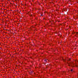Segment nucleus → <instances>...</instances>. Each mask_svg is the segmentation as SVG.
<instances>
[{
	"instance_id": "0eeeda50",
	"label": "nucleus",
	"mask_w": 78,
	"mask_h": 78,
	"mask_svg": "<svg viewBox=\"0 0 78 78\" xmlns=\"http://www.w3.org/2000/svg\"><path fill=\"white\" fill-rule=\"evenodd\" d=\"M31 16H32V15H31Z\"/></svg>"
},
{
	"instance_id": "1a4fd4ad",
	"label": "nucleus",
	"mask_w": 78,
	"mask_h": 78,
	"mask_svg": "<svg viewBox=\"0 0 78 78\" xmlns=\"http://www.w3.org/2000/svg\"><path fill=\"white\" fill-rule=\"evenodd\" d=\"M69 61H70V59H69Z\"/></svg>"
},
{
	"instance_id": "423d86ee",
	"label": "nucleus",
	"mask_w": 78,
	"mask_h": 78,
	"mask_svg": "<svg viewBox=\"0 0 78 78\" xmlns=\"http://www.w3.org/2000/svg\"><path fill=\"white\" fill-rule=\"evenodd\" d=\"M77 34H78V33L77 32L76 33Z\"/></svg>"
},
{
	"instance_id": "39448f33",
	"label": "nucleus",
	"mask_w": 78,
	"mask_h": 78,
	"mask_svg": "<svg viewBox=\"0 0 78 78\" xmlns=\"http://www.w3.org/2000/svg\"><path fill=\"white\" fill-rule=\"evenodd\" d=\"M41 16H42V15L41 14Z\"/></svg>"
},
{
	"instance_id": "6e6552de",
	"label": "nucleus",
	"mask_w": 78,
	"mask_h": 78,
	"mask_svg": "<svg viewBox=\"0 0 78 78\" xmlns=\"http://www.w3.org/2000/svg\"><path fill=\"white\" fill-rule=\"evenodd\" d=\"M69 66H70V65H69Z\"/></svg>"
},
{
	"instance_id": "f257e3e1",
	"label": "nucleus",
	"mask_w": 78,
	"mask_h": 78,
	"mask_svg": "<svg viewBox=\"0 0 78 78\" xmlns=\"http://www.w3.org/2000/svg\"><path fill=\"white\" fill-rule=\"evenodd\" d=\"M33 72L32 71H31L30 72V75H31V74H32V73H33Z\"/></svg>"
},
{
	"instance_id": "7ed1b4c3",
	"label": "nucleus",
	"mask_w": 78,
	"mask_h": 78,
	"mask_svg": "<svg viewBox=\"0 0 78 78\" xmlns=\"http://www.w3.org/2000/svg\"><path fill=\"white\" fill-rule=\"evenodd\" d=\"M71 72H72L73 71V69H71Z\"/></svg>"
},
{
	"instance_id": "20e7f679",
	"label": "nucleus",
	"mask_w": 78,
	"mask_h": 78,
	"mask_svg": "<svg viewBox=\"0 0 78 78\" xmlns=\"http://www.w3.org/2000/svg\"><path fill=\"white\" fill-rule=\"evenodd\" d=\"M63 73H66V72H63Z\"/></svg>"
},
{
	"instance_id": "f03ea898",
	"label": "nucleus",
	"mask_w": 78,
	"mask_h": 78,
	"mask_svg": "<svg viewBox=\"0 0 78 78\" xmlns=\"http://www.w3.org/2000/svg\"><path fill=\"white\" fill-rule=\"evenodd\" d=\"M44 61H45L46 62H47V60H46V59L44 60Z\"/></svg>"
}]
</instances>
